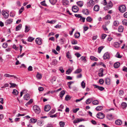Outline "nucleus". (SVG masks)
Returning a JSON list of instances; mask_svg holds the SVG:
<instances>
[{
	"label": "nucleus",
	"mask_w": 127,
	"mask_h": 127,
	"mask_svg": "<svg viewBox=\"0 0 127 127\" xmlns=\"http://www.w3.org/2000/svg\"><path fill=\"white\" fill-rule=\"evenodd\" d=\"M33 109L36 113L37 114L39 113L40 112V110L39 107L36 105L33 106Z\"/></svg>",
	"instance_id": "1"
},
{
	"label": "nucleus",
	"mask_w": 127,
	"mask_h": 127,
	"mask_svg": "<svg viewBox=\"0 0 127 127\" xmlns=\"http://www.w3.org/2000/svg\"><path fill=\"white\" fill-rule=\"evenodd\" d=\"M126 8L125 5H122L119 6V10L121 12L123 13L126 11Z\"/></svg>",
	"instance_id": "2"
},
{
	"label": "nucleus",
	"mask_w": 127,
	"mask_h": 127,
	"mask_svg": "<svg viewBox=\"0 0 127 127\" xmlns=\"http://www.w3.org/2000/svg\"><path fill=\"white\" fill-rule=\"evenodd\" d=\"M96 117L99 119H103L105 117L104 114L102 113H98L96 115Z\"/></svg>",
	"instance_id": "3"
},
{
	"label": "nucleus",
	"mask_w": 127,
	"mask_h": 127,
	"mask_svg": "<svg viewBox=\"0 0 127 127\" xmlns=\"http://www.w3.org/2000/svg\"><path fill=\"white\" fill-rule=\"evenodd\" d=\"M35 41L36 44L39 45H41L42 43V39L40 37L36 38L35 40Z\"/></svg>",
	"instance_id": "4"
},
{
	"label": "nucleus",
	"mask_w": 127,
	"mask_h": 127,
	"mask_svg": "<svg viewBox=\"0 0 127 127\" xmlns=\"http://www.w3.org/2000/svg\"><path fill=\"white\" fill-rule=\"evenodd\" d=\"M113 6L112 2L110 1L108 3V5L107 6H105L104 7V9L105 10H107L109 8H111Z\"/></svg>",
	"instance_id": "5"
},
{
	"label": "nucleus",
	"mask_w": 127,
	"mask_h": 127,
	"mask_svg": "<svg viewBox=\"0 0 127 127\" xmlns=\"http://www.w3.org/2000/svg\"><path fill=\"white\" fill-rule=\"evenodd\" d=\"M88 6L91 7V6H93L95 4V2L92 0H90L87 3Z\"/></svg>",
	"instance_id": "6"
},
{
	"label": "nucleus",
	"mask_w": 127,
	"mask_h": 127,
	"mask_svg": "<svg viewBox=\"0 0 127 127\" xmlns=\"http://www.w3.org/2000/svg\"><path fill=\"white\" fill-rule=\"evenodd\" d=\"M93 86L95 88H97L100 91H103L104 89V88L102 87L99 86L95 84L93 85Z\"/></svg>",
	"instance_id": "7"
},
{
	"label": "nucleus",
	"mask_w": 127,
	"mask_h": 127,
	"mask_svg": "<svg viewBox=\"0 0 127 127\" xmlns=\"http://www.w3.org/2000/svg\"><path fill=\"white\" fill-rule=\"evenodd\" d=\"M1 13L5 18H8L9 14L7 12L5 11H3L1 12Z\"/></svg>",
	"instance_id": "8"
},
{
	"label": "nucleus",
	"mask_w": 127,
	"mask_h": 127,
	"mask_svg": "<svg viewBox=\"0 0 127 127\" xmlns=\"http://www.w3.org/2000/svg\"><path fill=\"white\" fill-rule=\"evenodd\" d=\"M103 59L104 60H106L107 59H109L110 58L109 54L108 52H107L105 53L103 56Z\"/></svg>",
	"instance_id": "9"
},
{
	"label": "nucleus",
	"mask_w": 127,
	"mask_h": 127,
	"mask_svg": "<svg viewBox=\"0 0 127 127\" xmlns=\"http://www.w3.org/2000/svg\"><path fill=\"white\" fill-rule=\"evenodd\" d=\"M72 10L73 12H78L79 10V8L77 6H74L72 7Z\"/></svg>",
	"instance_id": "10"
},
{
	"label": "nucleus",
	"mask_w": 127,
	"mask_h": 127,
	"mask_svg": "<svg viewBox=\"0 0 127 127\" xmlns=\"http://www.w3.org/2000/svg\"><path fill=\"white\" fill-rule=\"evenodd\" d=\"M84 121V120L82 118L76 119L73 121L74 123H76Z\"/></svg>",
	"instance_id": "11"
},
{
	"label": "nucleus",
	"mask_w": 127,
	"mask_h": 127,
	"mask_svg": "<svg viewBox=\"0 0 127 127\" xmlns=\"http://www.w3.org/2000/svg\"><path fill=\"white\" fill-rule=\"evenodd\" d=\"M82 12L84 14L88 15L89 14V11L87 9H83L82 11Z\"/></svg>",
	"instance_id": "12"
},
{
	"label": "nucleus",
	"mask_w": 127,
	"mask_h": 127,
	"mask_svg": "<svg viewBox=\"0 0 127 127\" xmlns=\"http://www.w3.org/2000/svg\"><path fill=\"white\" fill-rule=\"evenodd\" d=\"M4 76L5 77H13L14 78H15V79H18L17 77L16 76H14V75H10L9 74H8L7 73L5 74H4Z\"/></svg>",
	"instance_id": "13"
},
{
	"label": "nucleus",
	"mask_w": 127,
	"mask_h": 127,
	"mask_svg": "<svg viewBox=\"0 0 127 127\" xmlns=\"http://www.w3.org/2000/svg\"><path fill=\"white\" fill-rule=\"evenodd\" d=\"M62 1L64 5L65 6L69 4V1L68 0H62Z\"/></svg>",
	"instance_id": "14"
},
{
	"label": "nucleus",
	"mask_w": 127,
	"mask_h": 127,
	"mask_svg": "<svg viewBox=\"0 0 127 127\" xmlns=\"http://www.w3.org/2000/svg\"><path fill=\"white\" fill-rule=\"evenodd\" d=\"M50 106L49 105L45 106L44 107V110L45 111H48L50 109Z\"/></svg>",
	"instance_id": "15"
},
{
	"label": "nucleus",
	"mask_w": 127,
	"mask_h": 127,
	"mask_svg": "<svg viewBox=\"0 0 127 127\" xmlns=\"http://www.w3.org/2000/svg\"><path fill=\"white\" fill-rule=\"evenodd\" d=\"M105 82L106 84L107 85H109L110 84V78H106L105 80Z\"/></svg>",
	"instance_id": "16"
},
{
	"label": "nucleus",
	"mask_w": 127,
	"mask_h": 127,
	"mask_svg": "<svg viewBox=\"0 0 127 127\" xmlns=\"http://www.w3.org/2000/svg\"><path fill=\"white\" fill-rule=\"evenodd\" d=\"M115 123L116 125H121L122 124V121L120 119H118L115 121Z\"/></svg>",
	"instance_id": "17"
},
{
	"label": "nucleus",
	"mask_w": 127,
	"mask_h": 127,
	"mask_svg": "<svg viewBox=\"0 0 127 127\" xmlns=\"http://www.w3.org/2000/svg\"><path fill=\"white\" fill-rule=\"evenodd\" d=\"M93 100L92 98H89L86 101V104H90Z\"/></svg>",
	"instance_id": "18"
},
{
	"label": "nucleus",
	"mask_w": 127,
	"mask_h": 127,
	"mask_svg": "<svg viewBox=\"0 0 127 127\" xmlns=\"http://www.w3.org/2000/svg\"><path fill=\"white\" fill-rule=\"evenodd\" d=\"M24 98L25 100H27L30 98V95L28 94H26L24 95Z\"/></svg>",
	"instance_id": "19"
},
{
	"label": "nucleus",
	"mask_w": 127,
	"mask_h": 127,
	"mask_svg": "<svg viewBox=\"0 0 127 127\" xmlns=\"http://www.w3.org/2000/svg\"><path fill=\"white\" fill-rule=\"evenodd\" d=\"M107 117L108 119L109 120H112L113 118V117L111 114H107Z\"/></svg>",
	"instance_id": "20"
},
{
	"label": "nucleus",
	"mask_w": 127,
	"mask_h": 127,
	"mask_svg": "<svg viewBox=\"0 0 127 127\" xmlns=\"http://www.w3.org/2000/svg\"><path fill=\"white\" fill-rule=\"evenodd\" d=\"M119 24V22L118 21H115L113 22V27H114V26H117Z\"/></svg>",
	"instance_id": "21"
},
{
	"label": "nucleus",
	"mask_w": 127,
	"mask_h": 127,
	"mask_svg": "<svg viewBox=\"0 0 127 127\" xmlns=\"http://www.w3.org/2000/svg\"><path fill=\"white\" fill-rule=\"evenodd\" d=\"M120 64L119 62H116L115 63L114 65V66L115 68H117L120 66Z\"/></svg>",
	"instance_id": "22"
},
{
	"label": "nucleus",
	"mask_w": 127,
	"mask_h": 127,
	"mask_svg": "<svg viewBox=\"0 0 127 127\" xmlns=\"http://www.w3.org/2000/svg\"><path fill=\"white\" fill-rule=\"evenodd\" d=\"M123 27L122 26H120L119 27L118 31L119 32H123Z\"/></svg>",
	"instance_id": "23"
},
{
	"label": "nucleus",
	"mask_w": 127,
	"mask_h": 127,
	"mask_svg": "<svg viewBox=\"0 0 127 127\" xmlns=\"http://www.w3.org/2000/svg\"><path fill=\"white\" fill-rule=\"evenodd\" d=\"M65 93V91L64 90H62L60 93L59 95L61 98H62L64 95Z\"/></svg>",
	"instance_id": "24"
},
{
	"label": "nucleus",
	"mask_w": 127,
	"mask_h": 127,
	"mask_svg": "<svg viewBox=\"0 0 127 127\" xmlns=\"http://www.w3.org/2000/svg\"><path fill=\"white\" fill-rule=\"evenodd\" d=\"M43 121L42 120H39L37 121V124L38 125L41 126L43 125Z\"/></svg>",
	"instance_id": "25"
},
{
	"label": "nucleus",
	"mask_w": 127,
	"mask_h": 127,
	"mask_svg": "<svg viewBox=\"0 0 127 127\" xmlns=\"http://www.w3.org/2000/svg\"><path fill=\"white\" fill-rule=\"evenodd\" d=\"M22 26V25L21 24H20L19 25L17 26L16 28V31H18L20 30L21 29Z\"/></svg>",
	"instance_id": "26"
},
{
	"label": "nucleus",
	"mask_w": 127,
	"mask_h": 127,
	"mask_svg": "<svg viewBox=\"0 0 127 127\" xmlns=\"http://www.w3.org/2000/svg\"><path fill=\"white\" fill-rule=\"evenodd\" d=\"M94 10L96 11H99V7L97 5H95L94 8Z\"/></svg>",
	"instance_id": "27"
},
{
	"label": "nucleus",
	"mask_w": 127,
	"mask_h": 127,
	"mask_svg": "<svg viewBox=\"0 0 127 127\" xmlns=\"http://www.w3.org/2000/svg\"><path fill=\"white\" fill-rule=\"evenodd\" d=\"M77 4L80 7H82L83 5V2L82 1H79L77 2Z\"/></svg>",
	"instance_id": "28"
},
{
	"label": "nucleus",
	"mask_w": 127,
	"mask_h": 127,
	"mask_svg": "<svg viewBox=\"0 0 127 127\" xmlns=\"http://www.w3.org/2000/svg\"><path fill=\"white\" fill-rule=\"evenodd\" d=\"M103 108V107L102 106H97L96 108V109L98 111H100L102 110Z\"/></svg>",
	"instance_id": "29"
},
{
	"label": "nucleus",
	"mask_w": 127,
	"mask_h": 127,
	"mask_svg": "<svg viewBox=\"0 0 127 127\" xmlns=\"http://www.w3.org/2000/svg\"><path fill=\"white\" fill-rule=\"evenodd\" d=\"M58 63L57 60L56 59H54L53 60L52 62V64L54 65H57Z\"/></svg>",
	"instance_id": "30"
},
{
	"label": "nucleus",
	"mask_w": 127,
	"mask_h": 127,
	"mask_svg": "<svg viewBox=\"0 0 127 127\" xmlns=\"http://www.w3.org/2000/svg\"><path fill=\"white\" fill-rule=\"evenodd\" d=\"M66 56L68 58L71 59L72 58L71 56L70 55V53L69 51H68L66 53Z\"/></svg>",
	"instance_id": "31"
},
{
	"label": "nucleus",
	"mask_w": 127,
	"mask_h": 127,
	"mask_svg": "<svg viewBox=\"0 0 127 127\" xmlns=\"http://www.w3.org/2000/svg\"><path fill=\"white\" fill-rule=\"evenodd\" d=\"M59 124L61 127H64L65 125V123L64 122L62 121H60Z\"/></svg>",
	"instance_id": "32"
},
{
	"label": "nucleus",
	"mask_w": 127,
	"mask_h": 127,
	"mask_svg": "<svg viewBox=\"0 0 127 127\" xmlns=\"http://www.w3.org/2000/svg\"><path fill=\"white\" fill-rule=\"evenodd\" d=\"M13 20L11 19H8L6 20L5 23H6L7 24H10L12 22Z\"/></svg>",
	"instance_id": "33"
},
{
	"label": "nucleus",
	"mask_w": 127,
	"mask_h": 127,
	"mask_svg": "<svg viewBox=\"0 0 127 127\" xmlns=\"http://www.w3.org/2000/svg\"><path fill=\"white\" fill-rule=\"evenodd\" d=\"M121 106L123 108H125L127 107V103L126 102H123L121 104Z\"/></svg>",
	"instance_id": "34"
},
{
	"label": "nucleus",
	"mask_w": 127,
	"mask_h": 127,
	"mask_svg": "<svg viewBox=\"0 0 127 127\" xmlns=\"http://www.w3.org/2000/svg\"><path fill=\"white\" fill-rule=\"evenodd\" d=\"M30 27L29 26H28L27 25L25 26V32H28L30 30Z\"/></svg>",
	"instance_id": "35"
},
{
	"label": "nucleus",
	"mask_w": 127,
	"mask_h": 127,
	"mask_svg": "<svg viewBox=\"0 0 127 127\" xmlns=\"http://www.w3.org/2000/svg\"><path fill=\"white\" fill-rule=\"evenodd\" d=\"M104 47L103 46H101L99 47L98 49V52L99 53H100L102 50L103 48Z\"/></svg>",
	"instance_id": "36"
},
{
	"label": "nucleus",
	"mask_w": 127,
	"mask_h": 127,
	"mask_svg": "<svg viewBox=\"0 0 127 127\" xmlns=\"http://www.w3.org/2000/svg\"><path fill=\"white\" fill-rule=\"evenodd\" d=\"M120 44L118 42H115L114 44V46L116 48H119Z\"/></svg>",
	"instance_id": "37"
},
{
	"label": "nucleus",
	"mask_w": 127,
	"mask_h": 127,
	"mask_svg": "<svg viewBox=\"0 0 127 127\" xmlns=\"http://www.w3.org/2000/svg\"><path fill=\"white\" fill-rule=\"evenodd\" d=\"M50 3L52 5L55 4L57 2L56 0H49Z\"/></svg>",
	"instance_id": "38"
},
{
	"label": "nucleus",
	"mask_w": 127,
	"mask_h": 127,
	"mask_svg": "<svg viewBox=\"0 0 127 127\" xmlns=\"http://www.w3.org/2000/svg\"><path fill=\"white\" fill-rule=\"evenodd\" d=\"M82 71V70L80 69H76L74 72L75 74H78L80 73Z\"/></svg>",
	"instance_id": "39"
},
{
	"label": "nucleus",
	"mask_w": 127,
	"mask_h": 127,
	"mask_svg": "<svg viewBox=\"0 0 127 127\" xmlns=\"http://www.w3.org/2000/svg\"><path fill=\"white\" fill-rule=\"evenodd\" d=\"M36 77L37 79H41L42 77L41 75L38 73L36 75Z\"/></svg>",
	"instance_id": "40"
},
{
	"label": "nucleus",
	"mask_w": 127,
	"mask_h": 127,
	"mask_svg": "<svg viewBox=\"0 0 127 127\" xmlns=\"http://www.w3.org/2000/svg\"><path fill=\"white\" fill-rule=\"evenodd\" d=\"M12 93L13 94L15 95H17L18 94V92L17 90L16 89H14L13 90Z\"/></svg>",
	"instance_id": "41"
},
{
	"label": "nucleus",
	"mask_w": 127,
	"mask_h": 127,
	"mask_svg": "<svg viewBox=\"0 0 127 127\" xmlns=\"http://www.w3.org/2000/svg\"><path fill=\"white\" fill-rule=\"evenodd\" d=\"M80 35V33L79 32L76 33L74 34V36L76 38H78Z\"/></svg>",
	"instance_id": "42"
},
{
	"label": "nucleus",
	"mask_w": 127,
	"mask_h": 127,
	"mask_svg": "<svg viewBox=\"0 0 127 127\" xmlns=\"http://www.w3.org/2000/svg\"><path fill=\"white\" fill-rule=\"evenodd\" d=\"M33 102V100L32 99H31L29 101L27 102L25 104V105L27 106L28 105L31 104Z\"/></svg>",
	"instance_id": "43"
},
{
	"label": "nucleus",
	"mask_w": 127,
	"mask_h": 127,
	"mask_svg": "<svg viewBox=\"0 0 127 127\" xmlns=\"http://www.w3.org/2000/svg\"><path fill=\"white\" fill-rule=\"evenodd\" d=\"M90 58L91 60L93 61H97L98 60V59L97 58L94 56H91L90 57Z\"/></svg>",
	"instance_id": "44"
},
{
	"label": "nucleus",
	"mask_w": 127,
	"mask_h": 127,
	"mask_svg": "<svg viewBox=\"0 0 127 127\" xmlns=\"http://www.w3.org/2000/svg\"><path fill=\"white\" fill-rule=\"evenodd\" d=\"M92 103L94 105H96L98 104L99 102L98 100H95L93 101Z\"/></svg>",
	"instance_id": "45"
},
{
	"label": "nucleus",
	"mask_w": 127,
	"mask_h": 127,
	"mask_svg": "<svg viewBox=\"0 0 127 127\" xmlns=\"http://www.w3.org/2000/svg\"><path fill=\"white\" fill-rule=\"evenodd\" d=\"M34 39V38H33L32 37H29L28 39V41L29 42H32V41H33Z\"/></svg>",
	"instance_id": "46"
},
{
	"label": "nucleus",
	"mask_w": 127,
	"mask_h": 127,
	"mask_svg": "<svg viewBox=\"0 0 127 127\" xmlns=\"http://www.w3.org/2000/svg\"><path fill=\"white\" fill-rule=\"evenodd\" d=\"M86 57H84L83 56H82L80 58V59L82 61H83L85 62H87V60L86 59Z\"/></svg>",
	"instance_id": "47"
},
{
	"label": "nucleus",
	"mask_w": 127,
	"mask_h": 127,
	"mask_svg": "<svg viewBox=\"0 0 127 127\" xmlns=\"http://www.w3.org/2000/svg\"><path fill=\"white\" fill-rule=\"evenodd\" d=\"M10 84L11 85V86L10 87V88L11 87H15L17 85L15 83H10Z\"/></svg>",
	"instance_id": "48"
},
{
	"label": "nucleus",
	"mask_w": 127,
	"mask_h": 127,
	"mask_svg": "<svg viewBox=\"0 0 127 127\" xmlns=\"http://www.w3.org/2000/svg\"><path fill=\"white\" fill-rule=\"evenodd\" d=\"M92 18L90 17H88L86 18V20L87 21L90 22L92 21Z\"/></svg>",
	"instance_id": "49"
},
{
	"label": "nucleus",
	"mask_w": 127,
	"mask_h": 127,
	"mask_svg": "<svg viewBox=\"0 0 127 127\" xmlns=\"http://www.w3.org/2000/svg\"><path fill=\"white\" fill-rule=\"evenodd\" d=\"M70 99V96L69 95H67L65 97V100L66 101H68Z\"/></svg>",
	"instance_id": "50"
},
{
	"label": "nucleus",
	"mask_w": 127,
	"mask_h": 127,
	"mask_svg": "<svg viewBox=\"0 0 127 127\" xmlns=\"http://www.w3.org/2000/svg\"><path fill=\"white\" fill-rule=\"evenodd\" d=\"M122 23L124 25L126 26L127 25V20L126 19H124L122 21Z\"/></svg>",
	"instance_id": "51"
},
{
	"label": "nucleus",
	"mask_w": 127,
	"mask_h": 127,
	"mask_svg": "<svg viewBox=\"0 0 127 127\" xmlns=\"http://www.w3.org/2000/svg\"><path fill=\"white\" fill-rule=\"evenodd\" d=\"M111 18L109 14L106 15L105 17V19L108 20L109 19Z\"/></svg>",
	"instance_id": "52"
},
{
	"label": "nucleus",
	"mask_w": 127,
	"mask_h": 127,
	"mask_svg": "<svg viewBox=\"0 0 127 127\" xmlns=\"http://www.w3.org/2000/svg\"><path fill=\"white\" fill-rule=\"evenodd\" d=\"M30 120L32 123H35L37 121V120L33 118H31L30 119Z\"/></svg>",
	"instance_id": "53"
},
{
	"label": "nucleus",
	"mask_w": 127,
	"mask_h": 127,
	"mask_svg": "<svg viewBox=\"0 0 127 127\" xmlns=\"http://www.w3.org/2000/svg\"><path fill=\"white\" fill-rule=\"evenodd\" d=\"M40 4L42 5L43 6H46L47 5L45 3V1L44 0L42 2H41L40 3Z\"/></svg>",
	"instance_id": "54"
},
{
	"label": "nucleus",
	"mask_w": 127,
	"mask_h": 127,
	"mask_svg": "<svg viewBox=\"0 0 127 127\" xmlns=\"http://www.w3.org/2000/svg\"><path fill=\"white\" fill-rule=\"evenodd\" d=\"M27 91V90H24L23 91H22L21 92H20L21 97L22 96L23 94H24L25 93H26Z\"/></svg>",
	"instance_id": "55"
},
{
	"label": "nucleus",
	"mask_w": 127,
	"mask_h": 127,
	"mask_svg": "<svg viewBox=\"0 0 127 127\" xmlns=\"http://www.w3.org/2000/svg\"><path fill=\"white\" fill-rule=\"evenodd\" d=\"M99 82L101 84H103L104 82V81L103 79H100L99 80Z\"/></svg>",
	"instance_id": "56"
},
{
	"label": "nucleus",
	"mask_w": 127,
	"mask_h": 127,
	"mask_svg": "<svg viewBox=\"0 0 127 127\" xmlns=\"http://www.w3.org/2000/svg\"><path fill=\"white\" fill-rule=\"evenodd\" d=\"M102 27L104 31H106L108 30V29L106 28V26L104 25H103L102 26Z\"/></svg>",
	"instance_id": "57"
},
{
	"label": "nucleus",
	"mask_w": 127,
	"mask_h": 127,
	"mask_svg": "<svg viewBox=\"0 0 127 127\" xmlns=\"http://www.w3.org/2000/svg\"><path fill=\"white\" fill-rule=\"evenodd\" d=\"M79 108H77L76 109H73V112L74 113H76L79 110Z\"/></svg>",
	"instance_id": "58"
},
{
	"label": "nucleus",
	"mask_w": 127,
	"mask_h": 127,
	"mask_svg": "<svg viewBox=\"0 0 127 127\" xmlns=\"http://www.w3.org/2000/svg\"><path fill=\"white\" fill-rule=\"evenodd\" d=\"M77 41L75 40H74L71 42V43L73 44H76L77 43Z\"/></svg>",
	"instance_id": "59"
},
{
	"label": "nucleus",
	"mask_w": 127,
	"mask_h": 127,
	"mask_svg": "<svg viewBox=\"0 0 127 127\" xmlns=\"http://www.w3.org/2000/svg\"><path fill=\"white\" fill-rule=\"evenodd\" d=\"M84 96L83 97L79 99H77L75 101L76 102H78L82 100L84 98Z\"/></svg>",
	"instance_id": "60"
},
{
	"label": "nucleus",
	"mask_w": 127,
	"mask_h": 127,
	"mask_svg": "<svg viewBox=\"0 0 127 127\" xmlns=\"http://www.w3.org/2000/svg\"><path fill=\"white\" fill-rule=\"evenodd\" d=\"M55 112V110L52 109L49 113V115H52Z\"/></svg>",
	"instance_id": "61"
},
{
	"label": "nucleus",
	"mask_w": 127,
	"mask_h": 127,
	"mask_svg": "<svg viewBox=\"0 0 127 127\" xmlns=\"http://www.w3.org/2000/svg\"><path fill=\"white\" fill-rule=\"evenodd\" d=\"M24 9V7H23L22 6L21 7V9L19 10V14L21 13L23 11Z\"/></svg>",
	"instance_id": "62"
},
{
	"label": "nucleus",
	"mask_w": 127,
	"mask_h": 127,
	"mask_svg": "<svg viewBox=\"0 0 127 127\" xmlns=\"http://www.w3.org/2000/svg\"><path fill=\"white\" fill-rule=\"evenodd\" d=\"M75 55L77 58H79L81 56V55L78 53H77L75 54Z\"/></svg>",
	"instance_id": "63"
},
{
	"label": "nucleus",
	"mask_w": 127,
	"mask_h": 127,
	"mask_svg": "<svg viewBox=\"0 0 127 127\" xmlns=\"http://www.w3.org/2000/svg\"><path fill=\"white\" fill-rule=\"evenodd\" d=\"M81 86L83 88H84L85 87V83L84 81H83L81 83Z\"/></svg>",
	"instance_id": "64"
}]
</instances>
